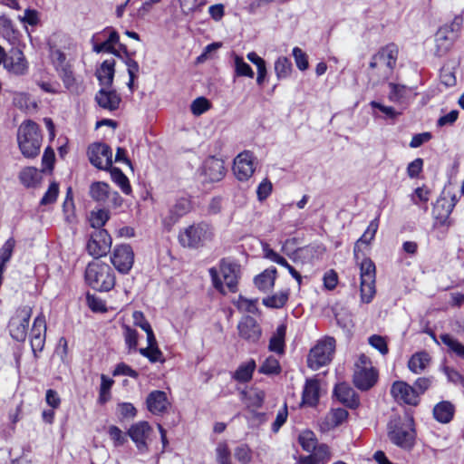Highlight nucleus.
<instances>
[{
	"instance_id": "nucleus-48",
	"label": "nucleus",
	"mask_w": 464,
	"mask_h": 464,
	"mask_svg": "<svg viewBox=\"0 0 464 464\" xmlns=\"http://www.w3.org/2000/svg\"><path fill=\"white\" fill-rule=\"evenodd\" d=\"M298 440L303 450L307 452H312L315 449V445L317 444L315 435L311 430L303 431L299 435Z\"/></svg>"
},
{
	"instance_id": "nucleus-23",
	"label": "nucleus",
	"mask_w": 464,
	"mask_h": 464,
	"mask_svg": "<svg viewBox=\"0 0 464 464\" xmlns=\"http://www.w3.org/2000/svg\"><path fill=\"white\" fill-rule=\"evenodd\" d=\"M447 28H440L435 35L436 50L435 53L438 56H443L452 47L456 35L448 34Z\"/></svg>"
},
{
	"instance_id": "nucleus-10",
	"label": "nucleus",
	"mask_w": 464,
	"mask_h": 464,
	"mask_svg": "<svg viewBox=\"0 0 464 464\" xmlns=\"http://www.w3.org/2000/svg\"><path fill=\"white\" fill-rule=\"evenodd\" d=\"M120 41V35L117 31L111 27H106L104 30L95 34L92 37V51L100 53H110L119 56L118 51L114 48Z\"/></svg>"
},
{
	"instance_id": "nucleus-11",
	"label": "nucleus",
	"mask_w": 464,
	"mask_h": 464,
	"mask_svg": "<svg viewBox=\"0 0 464 464\" xmlns=\"http://www.w3.org/2000/svg\"><path fill=\"white\" fill-rule=\"evenodd\" d=\"M90 162L100 169H109L112 166V151L109 145L93 143L88 148Z\"/></svg>"
},
{
	"instance_id": "nucleus-34",
	"label": "nucleus",
	"mask_w": 464,
	"mask_h": 464,
	"mask_svg": "<svg viewBox=\"0 0 464 464\" xmlns=\"http://www.w3.org/2000/svg\"><path fill=\"white\" fill-rule=\"evenodd\" d=\"M19 179L24 186L34 188L40 183L42 175L36 168L27 167L19 173Z\"/></svg>"
},
{
	"instance_id": "nucleus-53",
	"label": "nucleus",
	"mask_w": 464,
	"mask_h": 464,
	"mask_svg": "<svg viewBox=\"0 0 464 464\" xmlns=\"http://www.w3.org/2000/svg\"><path fill=\"white\" fill-rule=\"evenodd\" d=\"M209 108L210 102L205 97L197 98L192 102L190 106L191 112L196 116L203 114L204 112L208 111Z\"/></svg>"
},
{
	"instance_id": "nucleus-60",
	"label": "nucleus",
	"mask_w": 464,
	"mask_h": 464,
	"mask_svg": "<svg viewBox=\"0 0 464 464\" xmlns=\"http://www.w3.org/2000/svg\"><path fill=\"white\" fill-rule=\"evenodd\" d=\"M293 56L299 70L304 71L308 68V58L304 52L299 47L293 49Z\"/></svg>"
},
{
	"instance_id": "nucleus-24",
	"label": "nucleus",
	"mask_w": 464,
	"mask_h": 464,
	"mask_svg": "<svg viewBox=\"0 0 464 464\" xmlns=\"http://www.w3.org/2000/svg\"><path fill=\"white\" fill-rule=\"evenodd\" d=\"M189 209V203L181 199L176 202L164 217L163 223L166 227H171L178 220L183 217Z\"/></svg>"
},
{
	"instance_id": "nucleus-31",
	"label": "nucleus",
	"mask_w": 464,
	"mask_h": 464,
	"mask_svg": "<svg viewBox=\"0 0 464 464\" xmlns=\"http://www.w3.org/2000/svg\"><path fill=\"white\" fill-rule=\"evenodd\" d=\"M64 87L72 93H80L82 91L81 83L75 78L72 66L57 72Z\"/></svg>"
},
{
	"instance_id": "nucleus-38",
	"label": "nucleus",
	"mask_w": 464,
	"mask_h": 464,
	"mask_svg": "<svg viewBox=\"0 0 464 464\" xmlns=\"http://www.w3.org/2000/svg\"><path fill=\"white\" fill-rule=\"evenodd\" d=\"M286 333V326L280 324L277 326L275 334L271 337L269 342V349L277 353H284L285 336Z\"/></svg>"
},
{
	"instance_id": "nucleus-29",
	"label": "nucleus",
	"mask_w": 464,
	"mask_h": 464,
	"mask_svg": "<svg viewBox=\"0 0 464 464\" xmlns=\"http://www.w3.org/2000/svg\"><path fill=\"white\" fill-rule=\"evenodd\" d=\"M320 385L317 380H307L303 391V403L315 406L319 401Z\"/></svg>"
},
{
	"instance_id": "nucleus-58",
	"label": "nucleus",
	"mask_w": 464,
	"mask_h": 464,
	"mask_svg": "<svg viewBox=\"0 0 464 464\" xmlns=\"http://www.w3.org/2000/svg\"><path fill=\"white\" fill-rule=\"evenodd\" d=\"M389 86L391 88V92L388 95L389 100L392 102H400L404 97L406 87L393 82L389 83Z\"/></svg>"
},
{
	"instance_id": "nucleus-37",
	"label": "nucleus",
	"mask_w": 464,
	"mask_h": 464,
	"mask_svg": "<svg viewBox=\"0 0 464 464\" xmlns=\"http://www.w3.org/2000/svg\"><path fill=\"white\" fill-rule=\"evenodd\" d=\"M256 366V362L253 359L241 363L234 372L233 378L239 382H246L250 381Z\"/></svg>"
},
{
	"instance_id": "nucleus-12",
	"label": "nucleus",
	"mask_w": 464,
	"mask_h": 464,
	"mask_svg": "<svg viewBox=\"0 0 464 464\" xmlns=\"http://www.w3.org/2000/svg\"><path fill=\"white\" fill-rule=\"evenodd\" d=\"M111 246V237L105 229H96L87 243L88 253L95 258L105 256Z\"/></svg>"
},
{
	"instance_id": "nucleus-25",
	"label": "nucleus",
	"mask_w": 464,
	"mask_h": 464,
	"mask_svg": "<svg viewBox=\"0 0 464 464\" xmlns=\"http://www.w3.org/2000/svg\"><path fill=\"white\" fill-rule=\"evenodd\" d=\"M115 60H105L96 71V76L102 87H111L115 73Z\"/></svg>"
},
{
	"instance_id": "nucleus-35",
	"label": "nucleus",
	"mask_w": 464,
	"mask_h": 464,
	"mask_svg": "<svg viewBox=\"0 0 464 464\" xmlns=\"http://www.w3.org/2000/svg\"><path fill=\"white\" fill-rule=\"evenodd\" d=\"M265 256L270 259L271 261L285 267V269L289 271L291 276L297 281L298 285H301V275L286 261L285 257L281 256L279 254L269 248L265 249Z\"/></svg>"
},
{
	"instance_id": "nucleus-7",
	"label": "nucleus",
	"mask_w": 464,
	"mask_h": 464,
	"mask_svg": "<svg viewBox=\"0 0 464 464\" xmlns=\"http://www.w3.org/2000/svg\"><path fill=\"white\" fill-rule=\"evenodd\" d=\"M334 350L335 340L334 337H325L318 341L308 354V367L315 371L327 365L333 359Z\"/></svg>"
},
{
	"instance_id": "nucleus-28",
	"label": "nucleus",
	"mask_w": 464,
	"mask_h": 464,
	"mask_svg": "<svg viewBox=\"0 0 464 464\" xmlns=\"http://www.w3.org/2000/svg\"><path fill=\"white\" fill-rule=\"evenodd\" d=\"M454 405L448 401H440L433 408V416L440 423L450 422L454 416Z\"/></svg>"
},
{
	"instance_id": "nucleus-63",
	"label": "nucleus",
	"mask_w": 464,
	"mask_h": 464,
	"mask_svg": "<svg viewBox=\"0 0 464 464\" xmlns=\"http://www.w3.org/2000/svg\"><path fill=\"white\" fill-rule=\"evenodd\" d=\"M288 412L287 407L285 404L284 408L280 410L276 417L275 421L272 423V431L276 433L280 428L285 423L287 420Z\"/></svg>"
},
{
	"instance_id": "nucleus-26",
	"label": "nucleus",
	"mask_w": 464,
	"mask_h": 464,
	"mask_svg": "<svg viewBox=\"0 0 464 464\" xmlns=\"http://www.w3.org/2000/svg\"><path fill=\"white\" fill-rule=\"evenodd\" d=\"M334 395L345 406L354 409L359 405V400L355 395L354 391L344 383L335 386Z\"/></svg>"
},
{
	"instance_id": "nucleus-49",
	"label": "nucleus",
	"mask_w": 464,
	"mask_h": 464,
	"mask_svg": "<svg viewBox=\"0 0 464 464\" xmlns=\"http://www.w3.org/2000/svg\"><path fill=\"white\" fill-rule=\"evenodd\" d=\"M281 371L279 362L274 356L266 358L259 368V372L266 375L278 374Z\"/></svg>"
},
{
	"instance_id": "nucleus-46",
	"label": "nucleus",
	"mask_w": 464,
	"mask_h": 464,
	"mask_svg": "<svg viewBox=\"0 0 464 464\" xmlns=\"http://www.w3.org/2000/svg\"><path fill=\"white\" fill-rule=\"evenodd\" d=\"M123 337L129 352L136 351L138 345V332L127 324H123Z\"/></svg>"
},
{
	"instance_id": "nucleus-6",
	"label": "nucleus",
	"mask_w": 464,
	"mask_h": 464,
	"mask_svg": "<svg viewBox=\"0 0 464 464\" xmlns=\"http://www.w3.org/2000/svg\"><path fill=\"white\" fill-rule=\"evenodd\" d=\"M212 237V227L205 222H200L193 224L181 231L179 235V241L184 247L198 248L211 241Z\"/></svg>"
},
{
	"instance_id": "nucleus-59",
	"label": "nucleus",
	"mask_w": 464,
	"mask_h": 464,
	"mask_svg": "<svg viewBox=\"0 0 464 464\" xmlns=\"http://www.w3.org/2000/svg\"><path fill=\"white\" fill-rule=\"evenodd\" d=\"M0 25L5 30V37H8V40L14 44L17 41L16 31L14 29L13 23L10 19L6 17L0 18Z\"/></svg>"
},
{
	"instance_id": "nucleus-8",
	"label": "nucleus",
	"mask_w": 464,
	"mask_h": 464,
	"mask_svg": "<svg viewBox=\"0 0 464 464\" xmlns=\"http://www.w3.org/2000/svg\"><path fill=\"white\" fill-rule=\"evenodd\" d=\"M361 300L369 304L375 295V265L369 259L364 258L361 263Z\"/></svg>"
},
{
	"instance_id": "nucleus-9",
	"label": "nucleus",
	"mask_w": 464,
	"mask_h": 464,
	"mask_svg": "<svg viewBox=\"0 0 464 464\" xmlns=\"http://www.w3.org/2000/svg\"><path fill=\"white\" fill-rule=\"evenodd\" d=\"M32 311V307L29 305L21 306L10 319L9 332L12 338L15 341L24 342L25 340Z\"/></svg>"
},
{
	"instance_id": "nucleus-32",
	"label": "nucleus",
	"mask_w": 464,
	"mask_h": 464,
	"mask_svg": "<svg viewBox=\"0 0 464 464\" xmlns=\"http://www.w3.org/2000/svg\"><path fill=\"white\" fill-rule=\"evenodd\" d=\"M430 357L427 352L414 353L408 362V367L415 374L421 373L429 365Z\"/></svg>"
},
{
	"instance_id": "nucleus-5",
	"label": "nucleus",
	"mask_w": 464,
	"mask_h": 464,
	"mask_svg": "<svg viewBox=\"0 0 464 464\" xmlns=\"http://www.w3.org/2000/svg\"><path fill=\"white\" fill-rule=\"evenodd\" d=\"M388 437L395 445L410 450L414 444L413 420L408 416L393 417L387 425Z\"/></svg>"
},
{
	"instance_id": "nucleus-19",
	"label": "nucleus",
	"mask_w": 464,
	"mask_h": 464,
	"mask_svg": "<svg viewBox=\"0 0 464 464\" xmlns=\"http://www.w3.org/2000/svg\"><path fill=\"white\" fill-rule=\"evenodd\" d=\"M4 67L17 75L25 73L27 64L23 52L18 48H13L11 50V54L7 56L5 62Z\"/></svg>"
},
{
	"instance_id": "nucleus-43",
	"label": "nucleus",
	"mask_w": 464,
	"mask_h": 464,
	"mask_svg": "<svg viewBox=\"0 0 464 464\" xmlns=\"http://www.w3.org/2000/svg\"><path fill=\"white\" fill-rule=\"evenodd\" d=\"M275 72L278 80L287 78L292 72L291 61L285 57H279L275 63Z\"/></svg>"
},
{
	"instance_id": "nucleus-61",
	"label": "nucleus",
	"mask_w": 464,
	"mask_h": 464,
	"mask_svg": "<svg viewBox=\"0 0 464 464\" xmlns=\"http://www.w3.org/2000/svg\"><path fill=\"white\" fill-rule=\"evenodd\" d=\"M15 246V241L13 237L8 238L0 249V259L3 262H8L13 255V250Z\"/></svg>"
},
{
	"instance_id": "nucleus-57",
	"label": "nucleus",
	"mask_w": 464,
	"mask_h": 464,
	"mask_svg": "<svg viewBox=\"0 0 464 464\" xmlns=\"http://www.w3.org/2000/svg\"><path fill=\"white\" fill-rule=\"evenodd\" d=\"M217 453V460L219 464H230L231 459H230V450L228 449V446L225 442H220L218 444L216 449Z\"/></svg>"
},
{
	"instance_id": "nucleus-39",
	"label": "nucleus",
	"mask_w": 464,
	"mask_h": 464,
	"mask_svg": "<svg viewBox=\"0 0 464 464\" xmlns=\"http://www.w3.org/2000/svg\"><path fill=\"white\" fill-rule=\"evenodd\" d=\"M379 227V220L378 218H374L372 220L364 231L363 235L357 240L355 246H354V255L357 256V252L359 250L360 244H365L368 245L370 242L374 238L375 234Z\"/></svg>"
},
{
	"instance_id": "nucleus-16",
	"label": "nucleus",
	"mask_w": 464,
	"mask_h": 464,
	"mask_svg": "<svg viewBox=\"0 0 464 464\" xmlns=\"http://www.w3.org/2000/svg\"><path fill=\"white\" fill-rule=\"evenodd\" d=\"M152 431L151 427L147 421H140L130 426L128 435L136 444L140 453H146L149 450L147 439Z\"/></svg>"
},
{
	"instance_id": "nucleus-17",
	"label": "nucleus",
	"mask_w": 464,
	"mask_h": 464,
	"mask_svg": "<svg viewBox=\"0 0 464 464\" xmlns=\"http://www.w3.org/2000/svg\"><path fill=\"white\" fill-rule=\"evenodd\" d=\"M391 393L396 401L409 405H417L419 402L418 392L405 382H394L391 388Z\"/></svg>"
},
{
	"instance_id": "nucleus-41",
	"label": "nucleus",
	"mask_w": 464,
	"mask_h": 464,
	"mask_svg": "<svg viewBox=\"0 0 464 464\" xmlns=\"http://www.w3.org/2000/svg\"><path fill=\"white\" fill-rule=\"evenodd\" d=\"M289 292L282 291L271 296L263 299L262 303L265 306L270 308H282L287 302Z\"/></svg>"
},
{
	"instance_id": "nucleus-13",
	"label": "nucleus",
	"mask_w": 464,
	"mask_h": 464,
	"mask_svg": "<svg viewBox=\"0 0 464 464\" xmlns=\"http://www.w3.org/2000/svg\"><path fill=\"white\" fill-rule=\"evenodd\" d=\"M114 267L121 274H128L134 262V253L130 246H117L111 256Z\"/></svg>"
},
{
	"instance_id": "nucleus-47",
	"label": "nucleus",
	"mask_w": 464,
	"mask_h": 464,
	"mask_svg": "<svg viewBox=\"0 0 464 464\" xmlns=\"http://www.w3.org/2000/svg\"><path fill=\"white\" fill-rule=\"evenodd\" d=\"M110 218L109 211L102 208L97 211H92L90 216V224L93 228L102 229Z\"/></svg>"
},
{
	"instance_id": "nucleus-45",
	"label": "nucleus",
	"mask_w": 464,
	"mask_h": 464,
	"mask_svg": "<svg viewBox=\"0 0 464 464\" xmlns=\"http://www.w3.org/2000/svg\"><path fill=\"white\" fill-rule=\"evenodd\" d=\"M441 342L458 356L464 358V345L451 335L445 334L440 336Z\"/></svg>"
},
{
	"instance_id": "nucleus-56",
	"label": "nucleus",
	"mask_w": 464,
	"mask_h": 464,
	"mask_svg": "<svg viewBox=\"0 0 464 464\" xmlns=\"http://www.w3.org/2000/svg\"><path fill=\"white\" fill-rule=\"evenodd\" d=\"M234 456L242 464H248L252 459L251 450L246 444L237 447Z\"/></svg>"
},
{
	"instance_id": "nucleus-22",
	"label": "nucleus",
	"mask_w": 464,
	"mask_h": 464,
	"mask_svg": "<svg viewBox=\"0 0 464 464\" xmlns=\"http://www.w3.org/2000/svg\"><path fill=\"white\" fill-rule=\"evenodd\" d=\"M204 173L211 182L221 180L225 176L224 162L215 157L208 159L205 162Z\"/></svg>"
},
{
	"instance_id": "nucleus-3",
	"label": "nucleus",
	"mask_w": 464,
	"mask_h": 464,
	"mask_svg": "<svg viewBox=\"0 0 464 464\" xmlns=\"http://www.w3.org/2000/svg\"><path fill=\"white\" fill-rule=\"evenodd\" d=\"M17 141L21 153L25 158H35L42 144V135L38 124L31 120L21 123L17 131Z\"/></svg>"
},
{
	"instance_id": "nucleus-40",
	"label": "nucleus",
	"mask_w": 464,
	"mask_h": 464,
	"mask_svg": "<svg viewBox=\"0 0 464 464\" xmlns=\"http://www.w3.org/2000/svg\"><path fill=\"white\" fill-rule=\"evenodd\" d=\"M50 59L56 72L72 66L66 60L65 53L58 48H50Z\"/></svg>"
},
{
	"instance_id": "nucleus-52",
	"label": "nucleus",
	"mask_w": 464,
	"mask_h": 464,
	"mask_svg": "<svg viewBox=\"0 0 464 464\" xmlns=\"http://www.w3.org/2000/svg\"><path fill=\"white\" fill-rule=\"evenodd\" d=\"M46 322L43 314H39L34 321L31 337H45Z\"/></svg>"
},
{
	"instance_id": "nucleus-50",
	"label": "nucleus",
	"mask_w": 464,
	"mask_h": 464,
	"mask_svg": "<svg viewBox=\"0 0 464 464\" xmlns=\"http://www.w3.org/2000/svg\"><path fill=\"white\" fill-rule=\"evenodd\" d=\"M113 384V381L104 374L102 375V383L100 387L99 402L104 404L110 400L111 388Z\"/></svg>"
},
{
	"instance_id": "nucleus-51",
	"label": "nucleus",
	"mask_w": 464,
	"mask_h": 464,
	"mask_svg": "<svg viewBox=\"0 0 464 464\" xmlns=\"http://www.w3.org/2000/svg\"><path fill=\"white\" fill-rule=\"evenodd\" d=\"M348 417V411L343 408L333 410L328 415V422L333 427L342 424Z\"/></svg>"
},
{
	"instance_id": "nucleus-21",
	"label": "nucleus",
	"mask_w": 464,
	"mask_h": 464,
	"mask_svg": "<svg viewBox=\"0 0 464 464\" xmlns=\"http://www.w3.org/2000/svg\"><path fill=\"white\" fill-rule=\"evenodd\" d=\"M376 381L377 372L374 368L355 369L353 373V383L358 389L367 391L374 385Z\"/></svg>"
},
{
	"instance_id": "nucleus-42",
	"label": "nucleus",
	"mask_w": 464,
	"mask_h": 464,
	"mask_svg": "<svg viewBox=\"0 0 464 464\" xmlns=\"http://www.w3.org/2000/svg\"><path fill=\"white\" fill-rule=\"evenodd\" d=\"M112 180L121 188L123 193L130 194L131 188L126 175L118 168H110Z\"/></svg>"
},
{
	"instance_id": "nucleus-44",
	"label": "nucleus",
	"mask_w": 464,
	"mask_h": 464,
	"mask_svg": "<svg viewBox=\"0 0 464 464\" xmlns=\"http://www.w3.org/2000/svg\"><path fill=\"white\" fill-rule=\"evenodd\" d=\"M234 68L235 75L237 77H254V71L248 63H246L243 57L235 54L234 55Z\"/></svg>"
},
{
	"instance_id": "nucleus-54",
	"label": "nucleus",
	"mask_w": 464,
	"mask_h": 464,
	"mask_svg": "<svg viewBox=\"0 0 464 464\" xmlns=\"http://www.w3.org/2000/svg\"><path fill=\"white\" fill-rule=\"evenodd\" d=\"M59 194V185L57 182L53 181L50 184L47 191L44 193V197L42 198L40 204L41 205H49L53 204L56 201V198Z\"/></svg>"
},
{
	"instance_id": "nucleus-4",
	"label": "nucleus",
	"mask_w": 464,
	"mask_h": 464,
	"mask_svg": "<svg viewBox=\"0 0 464 464\" xmlns=\"http://www.w3.org/2000/svg\"><path fill=\"white\" fill-rule=\"evenodd\" d=\"M85 280L94 290L108 292L115 285L113 269L106 263L95 260L85 270Z\"/></svg>"
},
{
	"instance_id": "nucleus-36",
	"label": "nucleus",
	"mask_w": 464,
	"mask_h": 464,
	"mask_svg": "<svg viewBox=\"0 0 464 464\" xmlns=\"http://www.w3.org/2000/svg\"><path fill=\"white\" fill-rule=\"evenodd\" d=\"M242 400L247 407L260 408L265 400V392L257 388H252L249 391L241 392Z\"/></svg>"
},
{
	"instance_id": "nucleus-1",
	"label": "nucleus",
	"mask_w": 464,
	"mask_h": 464,
	"mask_svg": "<svg viewBox=\"0 0 464 464\" xmlns=\"http://www.w3.org/2000/svg\"><path fill=\"white\" fill-rule=\"evenodd\" d=\"M398 53V47L394 44H390L382 47L372 56L367 76L372 87L386 82L393 74Z\"/></svg>"
},
{
	"instance_id": "nucleus-27",
	"label": "nucleus",
	"mask_w": 464,
	"mask_h": 464,
	"mask_svg": "<svg viewBox=\"0 0 464 464\" xmlns=\"http://www.w3.org/2000/svg\"><path fill=\"white\" fill-rule=\"evenodd\" d=\"M455 207L454 198H440L433 207V214L440 222H445Z\"/></svg>"
},
{
	"instance_id": "nucleus-62",
	"label": "nucleus",
	"mask_w": 464,
	"mask_h": 464,
	"mask_svg": "<svg viewBox=\"0 0 464 464\" xmlns=\"http://www.w3.org/2000/svg\"><path fill=\"white\" fill-rule=\"evenodd\" d=\"M369 343L377 349L382 354L385 355L388 353L389 349L385 339L377 334H373L369 338Z\"/></svg>"
},
{
	"instance_id": "nucleus-33",
	"label": "nucleus",
	"mask_w": 464,
	"mask_h": 464,
	"mask_svg": "<svg viewBox=\"0 0 464 464\" xmlns=\"http://www.w3.org/2000/svg\"><path fill=\"white\" fill-rule=\"evenodd\" d=\"M276 269H266L260 275L255 277L256 286L263 291L266 292L273 288L276 281Z\"/></svg>"
},
{
	"instance_id": "nucleus-55",
	"label": "nucleus",
	"mask_w": 464,
	"mask_h": 464,
	"mask_svg": "<svg viewBox=\"0 0 464 464\" xmlns=\"http://www.w3.org/2000/svg\"><path fill=\"white\" fill-rule=\"evenodd\" d=\"M370 105L372 108L378 109L382 113H383V119L394 120L398 115L401 114L393 107L385 106L375 101L371 102Z\"/></svg>"
},
{
	"instance_id": "nucleus-14",
	"label": "nucleus",
	"mask_w": 464,
	"mask_h": 464,
	"mask_svg": "<svg viewBox=\"0 0 464 464\" xmlns=\"http://www.w3.org/2000/svg\"><path fill=\"white\" fill-rule=\"evenodd\" d=\"M233 170L240 181L247 180L252 177L255 171L253 153L246 150L238 154L234 160Z\"/></svg>"
},
{
	"instance_id": "nucleus-20",
	"label": "nucleus",
	"mask_w": 464,
	"mask_h": 464,
	"mask_svg": "<svg viewBox=\"0 0 464 464\" xmlns=\"http://www.w3.org/2000/svg\"><path fill=\"white\" fill-rule=\"evenodd\" d=\"M147 408L153 414H161L165 412L169 406L166 392L162 391H153L147 397Z\"/></svg>"
},
{
	"instance_id": "nucleus-2",
	"label": "nucleus",
	"mask_w": 464,
	"mask_h": 464,
	"mask_svg": "<svg viewBox=\"0 0 464 464\" xmlns=\"http://www.w3.org/2000/svg\"><path fill=\"white\" fill-rule=\"evenodd\" d=\"M240 268L239 266L228 259H222L219 268L211 267L209 275L217 290L222 294L227 292L235 293L237 289V279Z\"/></svg>"
},
{
	"instance_id": "nucleus-30",
	"label": "nucleus",
	"mask_w": 464,
	"mask_h": 464,
	"mask_svg": "<svg viewBox=\"0 0 464 464\" xmlns=\"http://www.w3.org/2000/svg\"><path fill=\"white\" fill-rule=\"evenodd\" d=\"M110 186L103 181H95L90 185L89 195L99 204H105L110 198Z\"/></svg>"
},
{
	"instance_id": "nucleus-15",
	"label": "nucleus",
	"mask_w": 464,
	"mask_h": 464,
	"mask_svg": "<svg viewBox=\"0 0 464 464\" xmlns=\"http://www.w3.org/2000/svg\"><path fill=\"white\" fill-rule=\"evenodd\" d=\"M239 336L250 343H256L261 337L262 330L256 320L250 316H244L237 324Z\"/></svg>"
},
{
	"instance_id": "nucleus-64",
	"label": "nucleus",
	"mask_w": 464,
	"mask_h": 464,
	"mask_svg": "<svg viewBox=\"0 0 464 464\" xmlns=\"http://www.w3.org/2000/svg\"><path fill=\"white\" fill-rule=\"evenodd\" d=\"M318 462L325 461L330 459V449L326 444L315 445V449L312 451Z\"/></svg>"
},
{
	"instance_id": "nucleus-18",
	"label": "nucleus",
	"mask_w": 464,
	"mask_h": 464,
	"mask_svg": "<svg viewBox=\"0 0 464 464\" xmlns=\"http://www.w3.org/2000/svg\"><path fill=\"white\" fill-rule=\"evenodd\" d=\"M110 87H102L95 95V101L100 107L111 111L119 108L121 102V96L115 90Z\"/></svg>"
}]
</instances>
